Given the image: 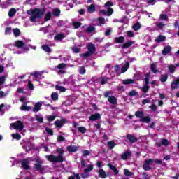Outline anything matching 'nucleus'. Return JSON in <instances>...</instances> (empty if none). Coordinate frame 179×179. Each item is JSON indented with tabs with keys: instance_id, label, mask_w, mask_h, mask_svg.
Listing matches in <instances>:
<instances>
[{
	"instance_id": "obj_19",
	"label": "nucleus",
	"mask_w": 179,
	"mask_h": 179,
	"mask_svg": "<svg viewBox=\"0 0 179 179\" xmlns=\"http://www.w3.org/2000/svg\"><path fill=\"white\" fill-rule=\"evenodd\" d=\"M43 72L45 71L32 73L31 76H34V80H38L39 76H41V73H43Z\"/></svg>"
},
{
	"instance_id": "obj_58",
	"label": "nucleus",
	"mask_w": 179,
	"mask_h": 179,
	"mask_svg": "<svg viewBox=\"0 0 179 179\" xmlns=\"http://www.w3.org/2000/svg\"><path fill=\"white\" fill-rule=\"evenodd\" d=\"M5 80H6V76H2L0 77V85H3L5 83Z\"/></svg>"
},
{
	"instance_id": "obj_29",
	"label": "nucleus",
	"mask_w": 179,
	"mask_h": 179,
	"mask_svg": "<svg viewBox=\"0 0 179 179\" xmlns=\"http://www.w3.org/2000/svg\"><path fill=\"white\" fill-rule=\"evenodd\" d=\"M170 51H171V47L166 46L164 48V50L162 51V54H163V55H166V54H169V52H170Z\"/></svg>"
},
{
	"instance_id": "obj_38",
	"label": "nucleus",
	"mask_w": 179,
	"mask_h": 179,
	"mask_svg": "<svg viewBox=\"0 0 179 179\" xmlns=\"http://www.w3.org/2000/svg\"><path fill=\"white\" fill-rule=\"evenodd\" d=\"M124 176H127L128 177H131V176H134V173L129 171V170H128L127 169H124Z\"/></svg>"
},
{
	"instance_id": "obj_53",
	"label": "nucleus",
	"mask_w": 179,
	"mask_h": 179,
	"mask_svg": "<svg viewBox=\"0 0 179 179\" xmlns=\"http://www.w3.org/2000/svg\"><path fill=\"white\" fill-rule=\"evenodd\" d=\"M108 78H101L100 79V83L101 85H106V83H107V81L108 80Z\"/></svg>"
},
{
	"instance_id": "obj_41",
	"label": "nucleus",
	"mask_w": 179,
	"mask_h": 179,
	"mask_svg": "<svg viewBox=\"0 0 179 179\" xmlns=\"http://www.w3.org/2000/svg\"><path fill=\"white\" fill-rule=\"evenodd\" d=\"M0 2H1V0H0ZM8 5H10V3L9 1H5V2H3L1 4H0L2 9H6Z\"/></svg>"
},
{
	"instance_id": "obj_21",
	"label": "nucleus",
	"mask_w": 179,
	"mask_h": 179,
	"mask_svg": "<svg viewBox=\"0 0 179 179\" xmlns=\"http://www.w3.org/2000/svg\"><path fill=\"white\" fill-rule=\"evenodd\" d=\"M134 43L135 42L134 41H129V42L124 43L122 45V48H129V47H132V45H134Z\"/></svg>"
},
{
	"instance_id": "obj_62",
	"label": "nucleus",
	"mask_w": 179,
	"mask_h": 179,
	"mask_svg": "<svg viewBox=\"0 0 179 179\" xmlns=\"http://www.w3.org/2000/svg\"><path fill=\"white\" fill-rule=\"evenodd\" d=\"M28 87L30 90H34V86L33 85V83H31V81H28Z\"/></svg>"
},
{
	"instance_id": "obj_3",
	"label": "nucleus",
	"mask_w": 179,
	"mask_h": 179,
	"mask_svg": "<svg viewBox=\"0 0 179 179\" xmlns=\"http://www.w3.org/2000/svg\"><path fill=\"white\" fill-rule=\"evenodd\" d=\"M113 5H114V3H113V2L111 1H108L105 3V8H108L107 10H101L100 11V14L101 15H106V16H111V15H113L114 10H113V8H111V6H113Z\"/></svg>"
},
{
	"instance_id": "obj_32",
	"label": "nucleus",
	"mask_w": 179,
	"mask_h": 179,
	"mask_svg": "<svg viewBox=\"0 0 179 179\" xmlns=\"http://www.w3.org/2000/svg\"><path fill=\"white\" fill-rule=\"evenodd\" d=\"M99 176L101 177V178H106L107 177V175L106 174V171L103 169H100L99 171Z\"/></svg>"
},
{
	"instance_id": "obj_25",
	"label": "nucleus",
	"mask_w": 179,
	"mask_h": 179,
	"mask_svg": "<svg viewBox=\"0 0 179 179\" xmlns=\"http://www.w3.org/2000/svg\"><path fill=\"white\" fill-rule=\"evenodd\" d=\"M179 87V80L173 81L171 84L172 89H178Z\"/></svg>"
},
{
	"instance_id": "obj_54",
	"label": "nucleus",
	"mask_w": 179,
	"mask_h": 179,
	"mask_svg": "<svg viewBox=\"0 0 179 179\" xmlns=\"http://www.w3.org/2000/svg\"><path fill=\"white\" fill-rule=\"evenodd\" d=\"M5 34L6 36H8L9 34H12V28H10V27L6 28Z\"/></svg>"
},
{
	"instance_id": "obj_56",
	"label": "nucleus",
	"mask_w": 179,
	"mask_h": 179,
	"mask_svg": "<svg viewBox=\"0 0 179 179\" xmlns=\"http://www.w3.org/2000/svg\"><path fill=\"white\" fill-rule=\"evenodd\" d=\"M8 92H4L3 91H0V99H3L8 96Z\"/></svg>"
},
{
	"instance_id": "obj_26",
	"label": "nucleus",
	"mask_w": 179,
	"mask_h": 179,
	"mask_svg": "<svg viewBox=\"0 0 179 179\" xmlns=\"http://www.w3.org/2000/svg\"><path fill=\"white\" fill-rule=\"evenodd\" d=\"M87 9L89 13H93V12L96 10V7L94 6V5L91 4L90 6L87 7Z\"/></svg>"
},
{
	"instance_id": "obj_48",
	"label": "nucleus",
	"mask_w": 179,
	"mask_h": 179,
	"mask_svg": "<svg viewBox=\"0 0 179 179\" xmlns=\"http://www.w3.org/2000/svg\"><path fill=\"white\" fill-rule=\"evenodd\" d=\"M156 26L159 30H162V29H163V27H164L166 25L163 24V22H157L156 23Z\"/></svg>"
},
{
	"instance_id": "obj_52",
	"label": "nucleus",
	"mask_w": 179,
	"mask_h": 179,
	"mask_svg": "<svg viewBox=\"0 0 179 179\" xmlns=\"http://www.w3.org/2000/svg\"><path fill=\"white\" fill-rule=\"evenodd\" d=\"M52 100H58V94L57 92H53L51 94Z\"/></svg>"
},
{
	"instance_id": "obj_46",
	"label": "nucleus",
	"mask_w": 179,
	"mask_h": 179,
	"mask_svg": "<svg viewBox=\"0 0 179 179\" xmlns=\"http://www.w3.org/2000/svg\"><path fill=\"white\" fill-rule=\"evenodd\" d=\"M78 72L80 75H85L86 73V69L83 66L79 68Z\"/></svg>"
},
{
	"instance_id": "obj_6",
	"label": "nucleus",
	"mask_w": 179,
	"mask_h": 179,
	"mask_svg": "<svg viewBox=\"0 0 179 179\" xmlns=\"http://www.w3.org/2000/svg\"><path fill=\"white\" fill-rule=\"evenodd\" d=\"M96 52V46L93 43L88 44V52L83 55L84 57H90V55Z\"/></svg>"
},
{
	"instance_id": "obj_9",
	"label": "nucleus",
	"mask_w": 179,
	"mask_h": 179,
	"mask_svg": "<svg viewBox=\"0 0 179 179\" xmlns=\"http://www.w3.org/2000/svg\"><path fill=\"white\" fill-rule=\"evenodd\" d=\"M93 170V166L92 164L88 165L87 169H84V173L81 175L83 178H87L89 177V173Z\"/></svg>"
},
{
	"instance_id": "obj_4",
	"label": "nucleus",
	"mask_w": 179,
	"mask_h": 179,
	"mask_svg": "<svg viewBox=\"0 0 179 179\" xmlns=\"http://www.w3.org/2000/svg\"><path fill=\"white\" fill-rule=\"evenodd\" d=\"M135 115L136 117H137V118H140L141 122H145L146 124H149V122H150L151 121L150 117H145V113H143V112L142 111H136L135 113Z\"/></svg>"
},
{
	"instance_id": "obj_49",
	"label": "nucleus",
	"mask_w": 179,
	"mask_h": 179,
	"mask_svg": "<svg viewBox=\"0 0 179 179\" xmlns=\"http://www.w3.org/2000/svg\"><path fill=\"white\" fill-rule=\"evenodd\" d=\"M139 29H141V24L140 23H136L133 26V29L135 31H138V30H139Z\"/></svg>"
},
{
	"instance_id": "obj_15",
	"label": "nucleus",
	"mask_w": 179,
	"mask_h": 179,
	"mask_svg": "<svg viewBox=\"0 0 179 179\" xmlns=\"http://www.w3.org/2000/svg\"><path fill=\"white\" fill-rule=\"evenodd\" d=\"M43 106V102H38L34 105L33 108L34 113H38V110H41V107Z\"/></svg>"
},
{
	"instance_id": "obj_55",
	"label": "nucleus",
	"mask_w": 179,
	"mask_h": 179,
	"mask_svg": "<svg viewBox=\"0 0 179 179\" xmlns=\"http://www.w3.org/2000/svg\"><path fill=\"white\" fill-rule=\"evenodd\" d=\"M53 15L55 16H59V15H61V10H58V9H55L52 11Z\"/></svg>"
},
{
	"instance_id": "obj_28",
	"label": "nucleus",
	"mask_w": 179,
	"mask_h": 179,
	"mask_svg": "<svg viewBox=\"0 0 179 179\" xmlns=\"http://www.w3.org/2000/svg\"><path fill=\"white\" fill-rule=\"evenodd\" d=\"M16 15V9L10 8L8 11V16L9 17H13Z\"/></svg>"
},
{
	"instance_id": "obj_40",
	"label": "nucleus",
	"mask_w": 179,
	"mask_h": 179,
	"mask_svg": "<svg viewBox=\"0 0 179 179\" xmlns=\"http://www.w3.org/2000/svg\"><path fill=\"white\" fill-rule=\"evenodd\" d=\"M129 156H131V152H124V154L122 155V160H127V159H128Z\"/></svg>"
},
{
	"instance_id": "obj_57",
	"label": "nucleus",
	"mask_w": 179,
	"mask_h": 179,
	"mask_svg": "<svg viewBox=\"0 0 179 179\" xmlns=\"http://www.w3.org/2000/svg\"><path fill=\"white\" fill-rule=\"evenodd\" d=\"M159 19L161 20H167L169 19V17L166 14H161L159 16Z\"/></svg>"
},
{
	"instance_id": "obj_43",
	"label": "nucleus",
	"mask_w": 179,
	"mask_h": 179,
	"mask_svg": "<svg viewBox=\"0 0 179 179\" xmlns=\"http://www.w3.org/2000/svg\"><path fill=\"white\" fill-rule=\"evenodd\" d=\"M64 38L65 36H64V34H59L55 36V40H62Z\"/></svg>"
},
{
	"instance_id": "obj_61",
	"label": "nucleus",
	"mask_w": 179,
	"mask_h": 179,
	"mask_svg": "<svg viewBox=\"0 0 179 179\" xmlns=\"http://www.w3.org/2000/svg\"><path fill=\"white\" fill-rule=\"evenodd\" d=\"M47 120L48 121H49V122H51V121H54V120H55V115L47 116Z\"/></svg>"
},
{
	"instance_id": "obj_14",
	"label": "nucleus",
	"mask_w": 179,
	"mask_h": 179,
	"mask_svg": "<svg viewBox=\"0 0 179 179\" xmlns=\"http://www.w3.org/2000/svg\"><path fill=\"white\" fill-rule=\"evenodd\" d=\"M66 122V120L62 119L61 120H57L55 122V125L57 127V128H62L64 126V123Z\"/></svg>"
},
{
	"instance_id": "obj_13",
	"label": "nucleus",
	"mask_w": 179,
	"mask_h": 179,
	"mask_svg": "<svg viewBox=\"0 0 179 179\" xmlns=\"http://www.w3.org/2000/svg\"><path fill=\"white\" fill-rule=\"evenodd\" d=\"M101 119V116L100 115L99 113L93 114L89 117V120H90V121H97Z\"/></svg>"
},
{
	"instance_id": "obj_2",
	"label": "nucleus",
	"mask_w": 179,
	"mask_h": 179,
	"mask_svg": "<svg viewBox=\"0 0 179 179\" xmlns=\"http://www.w3.org/2000/svg\"><path fill=\"white\" fill-rule=\"evenodd\" d=\"M44 12H45L44 9L35 8L34 10H28L27 14L31 15V22H36L37 19H40V17H43V16H44Z\"/></svg>"
},
{
	"instance_id": "obj_11",
	"label": "nucleus",
	"mask_w": 179,
	"mask_h": 179,
	"mask_svg": "<svg viewBox=\"0 0 179 179\" xmlns=\"http://www.w3.org/2000/svg\"><path fill=\"white\" fill-rule=\"evenodd\" d=\"M31 159L27 158L25 159H23L21 162V166L23 169H25V170H29L30 169V166H29V163H30V161Z\"/></svg>"
},
{
	"instance_id": "obj_8",
	"label": "nucleus",
	"mask_w": 179,
	"mask_h": 179,
	"mask_svg": "<svg viewBox=\"0 0 179 179\" xmlns=\"http://www.w3.org/2000/svg\"><path fill=\"white\" fill-rule=\"evenodd\" d=\"M153 162L155 161L152 159H146L143 165L144 170L149 171V170L152 169L151 165H152V163H153Z\"/></svg>"
},
{
	"instance_id": "obj_12",
	"label": "nucleus",
	"mask_w": 179,
	"mask_h": 179,
	"mask_svg": "<svg viewBox=\"0 0 179 179\" xmlns=\"http://www.w3.org/2000/svg\"><path fill=\"white\" fill-rule=\"evenodd\" d=\"M73 3L76 5H79L80 3V0H67L66 1V6H69V8H73Z\"/></svg>"
},
{
	"instance_id": "obj_16",
	"label": "nucleus",
	"mask_w": 179,
	"mask_h": 179,
	"mask_svg": "<svg viewBox=\"0 0 179 179\" xmlns=\"http://www.w3.org/2000/svg\"><path fill=\"white\" fill-rule=\"evenodd\" d=\"M67 150L68 152H78V150H79V147L76 145H69L67 147Z\"/></svg>"
},
{
	"instance_id": "obj_60",
	"label": "nucleus",
	"mask_w": 179,
	"mask_h": 179,
	"mask_svg": "<svg viewBox=\"0 0 179 179\" xmlns=\"http://www.w3.org/2000/svg\"><path fill=\"white\" fill-rule=\"evenodd\" d=\"M169 72H171V73H173L174 71H176V66L171 65L169 66Z\"/></svg>"
},
{
	"instance_id": "obj_10",
	"label": "nucleus",
	"mask_w": 179,
	"mask_h": 179,
	"mask_svg": "<svg viewBox=\"0 0 179 179\" xmlns=\"http://www.w3.org/2000/svg\"><path fill=\"white\" fill-rule=\"evenodd\" d=\"M149 78H150V74L147 73L145 78V85L142 87V90L144 93H146L149 90Z\"/></svg>"
},
{
	"instance_id": "obj_34",
	"label": "nucleus",
	"mask_w": 179,
	"mask_h": 179,
	"mask_svg": "<svg viewBox=\"0 0 179 179\" xmlns=\"http://www.w3.org/2000/svg\"><path fill=\"white\" fill-rule=\"evenodd\" d=\"M13 33L15 37H19L20 36V30L17 28L13 29Z\"/></svg>"
},
{
	"instance_id": "obj_42",
	"label": "nucleus",
	"mask_w": 179,
	"mask_h": 179,
	"mask_svg": "<svg viewBox=\"0 0 179 179\" xmlns=\"http://www.w3.org/2000/svg\"><path fill=\"white\" fill-rule=\"evenodd\" d=\"M52 16V14L51 13H48L45 15V22H48V20H51V17Z\"/></svg>"
},
{
	"instance_id": "obj_63",
	"label": "nucleus",
	"mask_w": 179,
	"mask_h": 179,
	"mask_svg": "<svg viewBox=\"0 0 179 179\" xmlns=\"http://www.w3.org/2000/svg\"><path fill=\"white\" fill-rule=\"evenodd\" d=\"M126 34H127V37H134V36H135L134 32H132L131 31H127Z\"/></svg>"
},
{
	"instance_id": "obj_1",
	"label": "nucleus",
	"mask_w": 179,
	"mask_h": 179,
	"mask_svg": "<svg viewBox=\"0 0 179 179\" xmlns=\"http://www.w3.org/2000/svg\"><path fill=\"white\" fill-rule=\"evenodd\" d=\"M56 152L58 153V156L55 155H46L45 158L49 162H52V163H62L64 162V150L62 148H57Z\"/></svg>"
},
{
	"instance_id": "obj_45",
	"label": "nucleus",
	"mask_w": 179,
	"mask_h": 179,
	"mask_svg": "<svg viewBox=\"0 0 179 179\" xmlns=\"http://www.w3.org/2000/svg\"><path fill=\"white\" fill-rule=\"evenodd\" d=\"M108 146L109 149H114V147L115 146V143L113 141L108 142Z\"/></svg>"
},
{
	"instance_id": "obj_27",
	"label": "nucleus",
	"mask_w": 179,
	"mask_h": 179,
	"mask_svg": "<svg viewBox=\"0 0 179 179\" xmlns=\"http://www.w3.org/2000/svg\"><path fill=\"white\" fill-rule=\"evenodd\" d=\"M123 85H131L135 83V80L132 79H126L122 80Z\"/></svg>"
},
{
	"instance_id": "obj_44",
	"label": "nucleus",
	"mask_w": 179,
	"mask_h": 179,
	"mask_svg": "<svg viewBox=\"0 0 179 179\" xmlns=\"http://www.w3.org/2000/svg\"><path fill=\"white\" fill-rule=\"evenodd\" d=\"M78 131L80 132V134H86L87 129L85 127H80L78 129Z\"/></svg>"
},
{
	"instance_id": "obj_5",
	"label": "nucleus",
	"mask_w": 179,
	"mask_h": 179,
	"mask_svg": "<svg viewBox=\"0 0 179 179\" xmlns=\"http://www.w3.org/2000/svg\"><path fill=\"white\" fill-rule=\"evenodd\" d=\"M15 46L22 50L20 52H17V54H23V52H26L29 50V48L26 47V45H24V43L22 41H16L15 42Z\"/></svg>"
},
{
	"instance_id": "obj_7",
	"label": "nucleus",
	"mask_w": 179,
	"mask_h": 179,
	"mask_svg": "<svg viewBox=\"0 0 179 179\" xmlns=\"http://www.w3.org/2000/svg\"><path fill=\"white\" fill-rule=\"evenodd\" d=\"M12 127L14 129H17L18 131H22V129L24 128L23 123L21 121H17L15 123L10 124V129H12Z\"/></svg>"
},
{
	"instance_id": "obj_35",
	"label": "nucleus",
	"mask_w": 179,
	"mask_h": 179,
	"mask_svg": "<svg viewBox=\"0 0 179 179\" xmlns=\"http://www.w3.org/2000/svg\"><path fill=\"white\" fill-rule=\"evenodd\" d=\"M55 89L56 90H59V92H62V93L66 92V89L61 85H56Z\"/></svg>"
},
{
	"instance_id": "obj_59",
	"label": "nucleus",
	"mask_w": 179,
	"mask_h": 179,
	"mask_svg": "<svg viewBox=\"0 0 179 179\" xmlns=\"http://www.w3.org/2000/svg\"><path fill=\"white\" fill-rule=\"evenodd\" d=\"M151 71H152L154 73H157V69H156V64H151Z\"/></svg>"
},
{
	"instance_id": "obj_39",
	"label": "nucleus",
	"mask_w": 179,
	"mask_h": 179,
	"mask_svg": "<svg viewBox=\"0 0 179 179\" xmlns=\"http://www.w3.org/2000/svg\"><path fill=\"white\" fill-rule=\"evenodd\" d=\"M129 68V63L127 62L125 65L122 67V73H124V72H127Z\"/></svg>"
},
{
	"instance_id": "obj_18",
	"label": "nucleus",
	"mask_w": 179,
	"mask_h": 179,
	"mask_svg": "<svg viewBox=\"0 0 179 179\" xmlns=\"http://www.w3.org/2000/svg\"><path fill=\"white\" fill-rule=\"evenodd\" d=\"M108 166L109 169H110L113 171V173L117 175V174H118V173H120V171H118L117 167H115V166H114V165H113L111 164H108Z\"/></svg>"
},
{
	"instance_id": "obj_33",
	"label": "nucleus",
	"mask_w": 179,
	"mask_h": 179,
	"mask_svg": "<svg viewBox=\"0 0 179 179\" xmlns=\"http://www.w3.org/2000/svg\"><path fill=\"white\" fill-rule=\"evenodd\" d=\"M95 30H96V28H94V26L93 25H90L87 28V33H94Z\"/></svg>"
},
{
	"instance_id": "obj_20",
	"label": "nucleus",
	"mask_w": 179,
	"mask_h": 179,
	"mask_svg": "<svg viewBox=\"0 0 179 179\" xmlns=\"http://www.w3.org/2000/svg\"><path fill=\"white\" fill-rule=\"evenodd\" d=\"M34 170H36L37 171H40L41 173H43L44 171V167L41 166V164H35L34 166Z\"/></svg>"
},
{
	"instance_id": "obj_51",
	"label": "nucleus",
	"mask_w": 179,
	"mask_h": 179,
	"mask_svg": "<svg viewBox=\"0 0 179 179\" xmlns=\"http://www.w3.org/2000/svg\"><path fill=\"white\" fill-rule=\"evenodd\" d=\"M169 78V76L167 74L162 75L160 78L161 82H166Z\"/></svg>"
},
{
	"instance_id": "obj_31",
	"label": "nucleus",
	"mask_w": 179,
	"mask_h": 179,
	"mask_svg": "<svg viewBox=\"0 0 179 179\" xmlns=\"http://www.w3.org/2000/svg\"><path fill=\"white\" fill-rule=\"evenodd\" d=\"M108 100L110 104H117V98L115 96H109Z\"/></svg>"
},
{
	"instance_id": "obj_22",
	"label": "nucleus",
	"mask_w": 179,
	"mask_h": 179,
	"mask_svg": "<svg viewBox=\"0 0 179 179\" xmlns=\"http://www.w3.org/2000/svg\"><path fill=\"white\" fill-rule=\"evenodd\" d=\"M127 138L128 139V141H129V142H131V143H135V142H136V138L131 134H127Z\"/></svg>"
},
{
	"instance_id": "obj_37",
	"label": "nucleus",
	"mask_w": 179,
	"mask_h": 179,
	"mask_svg": "<svg viewBox=\"0 0 179 179\" xmlns=\"http://www.w3.org/2000/svg\"><path fill=\"white\" fill-rule=\"evenodd\" d=\"M42 49L43 50V51H45V52H51V48H50V46L48 45H42Z\"/></svg>"
},
{
	"instance_id": "obj_17",
	"label": "nucleus",
	"mask_w": 179,
	"mask_h": 179,
	"mask_svg": "<svg viewBox=\"0 0 179 179\" xmlns=\"http://www.w3.org/2000/svg\"><path fill=\"white\" fill-rule=\"evenodd\" d=\"M20 110H22V111H30L31 107L27 106V103H23L20 107Z\"/></svg>"
},
{
	"instance_id": "obj_50",
	"label": "nucleus",
	"mask_w": 179,
	"mask_h": 179,
	"mask_svg": "<svg viewBox=\"0 0 179 179\" xmlns=\"http://www.w3.org/2000/svg\"><path fill=\"white\" fill-rule=\"evenodd\" d=\"M73 26L74 29H79L82 26V23L78 22H73Z\"/></svg>"
},
{
	"instance_id": "obj_47",
	"label": "nucleus",
	"mask_w": 179,
	"mask_h": 179,
	"mask_svg": "<svg viewBox=\"0 0 179 179\" xmlns=\"http://www.w3.org/2000/svg\"><path fill=\"white\" fill-rule=\"evenodd\" d=\"M36 121L41 123H42L43 121H44V119L43 118V116L41 115H37L36 116Z\"/></svg>"
},
{
	"instance_id": "obj_64",
	"label": "nucleus",
	"mask_w": 179,
	"mask_h": 179,
	"mask_svg": "<svg viewBox=\"0 0 179 179\" xmlns=\"http://www.w3.org/2000/svg\"><path fill=\"white\" fill-rule=\"evenodd\" d=\"M169 142L167 141V139H164L162 141V145H163V146H169Z\"/></svg>"
},
{
	"instance_id": "obj_24",
	"label": "nucleus",
	"mask_w": 179,
	"mask_h": 179,
	"mask_svg": "<svg viewBox=\"0 0 179 179\" xmlns=\"http://www.w3.org/2000/svg\"><path fill=\"white\" fill-rule=\"evenodd\" d=\"M115 43H117V44H121L125 41V38L124 36H120L118 38H115Z\"/></svg>"
},
{
	"instance_id": "obj_30",
	"label": "nucleus",
	"mask_w": 179,
	"mask_h": 179,
	"mask_svg": "<svg viewBox=\"0 0 179 179\" xmlns=\"http://www.w3.org/2000/svg\"><path fill=\"white\" fill-rule=\"evenodd\" d=\"M166 40V36L163 35H159L157 38H156V42L157 43H162L163 41H165Z\"/></svg>"
},
{
	"instance_id": "obj_36",
	"label": "nucleus",
	"mask_w": 179,
	"mask_h": 179,
	"mask_svg": "<svg viewBox=\"0 0 179 179\" xmlns=\"http://www.w3.org/2000/svg\"><path fill=\"white\" fill-rule=\"evenodd\" d=\"M11 136L13 139H16L17 141H20V139L22 138V136H20V134H11Z\"/></svg>"
},
{
	"instance_id": "obj_23",
	"label": "nucleus",
	"mask_w": 179,
	"mask_h": 179,
	"mask_svg": "<svg viewBox=\"0 0 179 179\" xmlns=\"http://www.w3.org/2000/svg\"><path fill=\"white\" fill-rule=\"evenodd\" d=\"M65 66H66V64H60L57 66V68L58 69H60L59 71H58V73H65V71H64V70H62V69H64V68H65Z\"/></svg>"
}]
</instances>
